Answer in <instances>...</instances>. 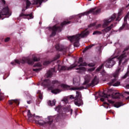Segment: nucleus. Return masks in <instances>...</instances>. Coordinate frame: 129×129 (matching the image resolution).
Masks as SVG:
<instances>
[{
	"label": "nucleus",
	"instance_id": "nucleus-45",
	"mask_svg": "<svg viewBox=\"0 0 129 129\" xmlns=\"http://www.w3.org/2000/svg\"><path fill=\"white\" fill-rule=\"evenodd\" d=\"M125 88H126L127 89H129V84L125 86Z\"/></svg>",
	"mask_w": 129,
	"mask_h": 129
},
{
	"label": "nucleus",
	"instance_id": "nucleus-9",
	"mask_svg": "<svg viewBox=\"0 0 129 129\" xmlns=\"http://www.w3.org/2000/svg\"><path fill=\"white\" fill-rule=\"evenodd\" d=\"M70 23H71V22L63 21L61 23L60 26H59L57 25H55L53 27H49V30L52 31L50 37H54V36H55L57 32H61V31H62L63 26H65V25H67V24H70Z\"/></svg>",
	"mask_w": 129,
	"mask_h": 129
},
{
	"label": "nucleus",
	"instance_id": "nucleus-44",
	"mask_svg": "<svg viewBox=\"0 0 129 129\" xmlns=\"http://www.w3.org/2000/svg\"><path fill=\"white\" fill-rule=\"evenodd\" d=\"M102 46L101 45H99L97 47V49H99V50H100V49H101L102 48Z\"/></svg>",
	"mask_w": 129,
	"mask_h": 129
},
{
	"label": "nucleus",
	"instance_id": "nucleus-26",
	"mask_svg": "<svg viewBox=\"0 0 129 129\" xmlns=\"http://www.w3.org/2000/svg\"><path fill=\"white\" fill-rule=\"evenodd\" d=\"M31 6V2H30V1H29L28 0H27L26 1V7L23 8L22 9V12H25V11H26V10H28V9H29V7H30Z\"/></svg>",
	"mask_w": 129,
	"mask_h": 129
},
{
	"label": "nucleus",
	"instance_id": "nucleus-12",
	"mask_svg": "<svg viewBox=\"0 0 129 129\" xmlns=\"http://www.w3.org/2000/svg\"><path fill=\"white\" fill-rule=\"evenodd\" d=\"M11 15L12 14L10 12V10H9V7H7L3 8L2 11L0 9V19L1 20H4L5 18H9Z\"/></svg>",
	"mask_w": 129,
	"mask_h": 129
},
{
	"label": "nucleus",
	"instance_id": "nucleus-16",
	"mask_svg": "<svg viewBox=\"0 0 129 129\" xmlns=\"http://www.w3.org/2000/svg\"><path fill=\"white\" fill-rule=\"evenodd\" d=\"M20 17H23L24 19H28V20H30V19H33L34 18L32 14L26 15L24 13H22L20 14Z\"/></svg>",
	"mask_w": 129,
	"mask_h": 129
},
{
	"label": "nucleus",
	"instance_id": "nucleus-43",
	"mask_svg": "<svg viewBox=\"0 0 129 129\" xmlns=\"http://www.w3.org/2000/svg\"><path fill=\"white\" fill-rule=\"evenodd\" d=\"M5 42H9L10 41V38L9 37H7L5 40Z\"/></svg>",
	"mask_w": 129,
	"mask_h": 129
},
{
	"label": "nucleus",
	"instance_id": "nucleus-47",
	"mask_svg": "<svg viewBox=\"0 0 129 129\" xmlns=\"http://www.w3.org/2000/svg\"><path fill=\"white\" fill-rule=\"evenodd\" d=\"M1 2L5 5L6 4V1L5 0H1Z\"/></svg>",
	"mask_w": 129,
	"mask_h": 129
},
{
	"label": "nucleus",
	"instance_id": "nucleus-10",
	"mask_svg": "<svg viewBox=\"0 0 129 129\" xmlns=\"http://www.w3.org/2000/svg\"><path fill=\"white\" fill-rule=\"evenodd\" d=\"M120 13L118 14L117 17L116 18V14H114L113 15H112L109 19H105L104 20V23L102 25L103 28H105V27H107L108 25L110 24V22H112V21H116V22H118L120 21Z\"/></svg>",
	"mask_w": 129,
	"mask_h": 129
},
{
	"label": "nucleus",
	"instance_id": "nucleus-27",
	"mask_svg": "<svg viewBox=\"0 0 129 129\" xmlns=\"http://www.w3.org/2000/svg\"><path fill=\"white\" fill-rule=\"evenodd\" d=\"M96 44H91L88 46H87L85 49L83 50V53H84V52H85L86 51H87V50H88V49H90L91 48H92V47L96 46Z\"/></svg>",
	"mask_w": 129,
	"mask_h": 129
},
{
	"label": "nucleus",
	"instance_id": "nucleus-32",
	"mask_svg": "<svg viewBox=\"0 0 129 129\" xmlns=\"http://www.w3.org/2000/svg\"><path fill=\"white\" fill-rule=\"evenodd\" d=\"M38 93L39 94L40 99H43V93L41 92L40 91H38Z\"/></svg>",
	"mask_w": 129,
	"mask_h": 129
},
{
	"label": "nucleus",
	"instance_id": "nucleus-14",
	"mask_svg": "<svg viewBox=\"0 0 129 129\" xmlns=\"http://www.w3.org/2000/svg\"><path fill=\"white\" fill-rule=\"evenodd\" d=\"M75 104L77 106H81L83 104V101L81 100V93L79 91L76 92V96L74 97Z\"/></svg>",
	"mask_w": 129,
	"mask_h": 129
},
{
	"label": "nucleus",
	"instance_id": "nucleus-20",
	"mask_svg": "<svg viewBox=\"0 0 129 129\" xmlns=\"http://www.w3.org/2000/svg\"><path fill=\"white\" fill-rule=\"evenodd\" d=\"M97 84H98V79L96 77H95V78L91 81V83H90L89 86H94L97 85Z\"/></svg>",
	"mask_w": 129,
	"mask_h": 129
},
{
	"label": "nucleus",
	"instance_id": "nucleus-28",
	"mask_svg": "<svg viewBox=\"0 0 129 129\" xmlns=\"http://www.w3.org/2000/svg\"><path fill=\"white\" fill-rule=\"evenodd\" d=\"M48 104L50 106H53V105H55V104H56V100H53L52 101L50 100L48 101Z\"/></svg>",
	"mask_w": 129,
	"mask_h": 129
},
{
	"label": "nucleus",
	"instance_id": "nucleus-11",
	"mask_svg": "<svg viewBox=\"0 0 129 129\" xmlns=\"http://www.w3.org/2000/svg\"><path fill=\"white\" fill-rule=\"evenodd\" d=\"M101 12V9H98L96 8H92L89 11L84 12L83 13H81L80 14L78 15V17L79 18V19L81 18V17H83V16H88L89 14L93 13V15H98Z\"/></svg>",
	"mask_w": 129,
	"mask_h": 129
},
{
	"label": "nucleus",
	"instance_id": "nucleus-48",
	"mask_svg": "<svg viewBox=\"0 0 129 129\" xmlns=\"http://www.w3.org/2000/svg\"><path fill=\"white\" fill-rule=\"evenodd\" d=\"M124 93H125L126 94H127L128 95H129V92H124Z\"/></svg>",
	"mask_w": 129,
	"mask_h": 129
},
{
	"label": "nucleus",
	"instance_id": "nucleus-30",
	"mask_svg": "<svg viewBox=\"0 0 129 129\" xmlns=\"http://www.w3.org/2000/svg\"><path fill=\"white\" fill-rule=\"evenodd\" d=\"M102 33L100 31H95L93 32V35H101Z\"/></svg>",
	"mask_w": 129,
	"mask_h": 129
},
{
	"label": "nucleus",
	"instance_id": "nucleus-4",
	"mask_svg": "<svg viewBox=\"0 0 129 129\" xmlns=\"http://www.w3.org/2000/svg\"><path fill=\"white\" fill-rule=\"evenodd\" d=\"M27 116L29 121H33L36 123V124H39L40 126H43L44 127H46L48 124H51L53 122V121H50L51 119H49V117L47 118L48 121L45 122V121L41 118V117L39 116H35V114H32L30 110H28Z\"/></svg>",
	"mask_w": 129,
	"mask_h": 129
},
{
	"label": "nucleus",
	"instance_id": "nucleus-1",
	"mask_svg": "<svg viewBox=\"0 0 129 129\" xmlns=\"http://www.w3.org/2000/svg\"><path fill=\"white\" fill-rule=\"evenodd\" d=\"M41 85L44 87H48L49 89L51 90V93L53 94H58V93H60L62 91V90L59 88H65L67 90H82V89H84V87L83 86L71 87L68 85L61 84L60 82L57 80L52 81L51 82L49 80H44L41 83Z\"/></svg>",
	"mask_w": 129,
	"mask_h": 129
},
{
	"label": "nucleus",
	"instance_id": "nucleus-36",
	"mask_svg": "<svg viewBox=\"0 0 129 129\" xmlns=\"http://www.w3.org/2000/svg\"><path fill=\"white\" fill-rule=\"evenodd\" d=\"M50 63H51L50 61L46 60L43 62V65H44V66H47V65H48Z\"/></svg>",
	"mask_w": 129,
	"mask_h": 129
},
{
	"label": "nucleus",
	"instance_id": "nucleus-19",
	"mask_svg": "<svg viewBox=\"0 0 129 129\" xmlns=\"http://www.w3.org/2000/svg\"><path fill=\"white\" fill-rule=\"evenodd\" d=\"M75 98L74 95L68 96V97H65L62 99V101H63L64 103H68L69 99H74Z\"/></svg>",
	"mask_w": 129,
	"mask_h": 129
},
{
	"label": "nucleus",
	"instance_id": "nucleus-21",
	"mask_svg": "<svg viewBox=\"0 0 129 129\" xmlns=\"http://www.w3.org/2000/svg\"><path fill=\"white\" fill-rule=\"evenodd\" d=\"M55 68L51 69L49 70L48 72L47 73V77H52L53 74L55 73Z\"/></svg>",
	"mask_w": 129,
	"mask_h": 129
},
{
	"label": "nucleus",
	"instance_id": "nucleus-31",
	"mask_svg": "<svg viewBox=\"0 0 129 129\" xmlns=\"http://www.w3.org/2000/svg\"><path fill=\"white\" fill-rule=\"evenodd\" d=\"M127 76H129V69L127 70V73L125 74L124 76L122 77L123 79H125Z\"/></svg>",
	"mask_w": 129,
	"mask_h": 129
},
{
	"label": "nucleus",
	"instance_id": "nucleus-34",
	"mask_svg": "<svg viewBox=\"0 0 129 129\" xmlns=\"http://www.w3.org/2000/svg\"><path fill=\"white\" fill-rule=\"evenodd\" d=\"M42 70V68H36L33 69V71H35V72H40Z\"/></svg>",
	"mask_w": 129,
	"mask_h": 129
},
{
	"label": "nucleus",
	"instance_id": "nucleus-23",
	"mask_svg": "<svg viewBox=\"0 0 129 129\" xmlns=\"http://www.w3.org/2000/svg\"><path fill=\"white\" fill-rule=\"evenodd\" d=\"M91 79V78L89 75H86L85 76V82L84 83V84L86 85L89 83Z\"/></svg>",
	"mask_w": 129,
	"mask_h": 129
},
{
	"label": "nucleus",
	"instance_id": "nucleus-42",
	"mask_svg": "<svg viewBox=\"0 0 129 129\" xmlns=\"http://www.w3.org/2000/svg\"><path fill=\"white\" fill-rule=\"evenodd\" d=\"M101 74L103 75V76H105V74H106V73H105V71H103L102 72Z\"/></svg>",
	"mask_w": 129,
	"mask_h": 129
},
{
	"label": "nucleus",
	"instance_id": "nucleus-38",
	"mask_svg": "<svg viewBox=\"0 0 129 129\" xmlns=\"http://www.w3.org/2000/svg\"><path fill=\"white\" fill-rule=\"evenodd\" d=\"M103 105L104 107H105V108H108V106H109L108 103L105 102L104 103Z\"/></svg>",
	"mask_w": 129,
	"mask_h": 129
},
{
	"label": "nucleus",
	"instance_id": "nucleus-39",
	"mask_svg": "<svg viewBox=\"0 0 129 129\" xmlns=\"http://www.w3.org/2000/svg\"><path fill=\"white\" fill-rule=\"evenodd\" d=\"M94 70H95V68H91L88 69L89 72H92V71H94Z\"/></svg>",
	"mask_w": 129,
	"mask_h": 129
},
{
	"label": "nucleus",
	"instance_id": "nucleus-29",
	"mask_svg": "<svg viewBox=\"0 0 129 129\" xmlns=\"http://www.w3.org/2000/svg\"><path fill=\"white\" fill-rule=\"evenodd\" d=\"M123 104L121 102H117L115 104V107L118 108V107H120V106H122Z\"/></svg>",
	"mask_w": 129,
	"mask_h": 129
},
{
	"label": "nucleus",
	"instance_id": "nucleus-35",
	"mask_svg": "<svg viewBox=\"0 0 129 129\" xmlns=\"http://www.w3.org/2000/svg\"><path fill=\"white\" fill-rule=\"evenodd\" d=\"M95 25H96V23L95 22L91 23L88 26V28H93V27H94Z\"/></svg>",
	"mask_w": 129,
	"mask_h": 129
},
{
	"label": "nucleus",
	"instance_id": "nucleus-33",
	"mask_svg": "<svg viewBox=\"0 0 129 129\" xmlns=\"http://www.w3.org/2000/svg\"><path fill=\"white\" fill-rule=\"evenodd\" d=\"M42 63L40 62H37L34 65V67H41Z\"/></svg>",
	"mask_w": 129,
	"mask_h": 129
},
{
	"label": "nucleus",
	"instance_id": "nucleus-2",
	"mask_svg": "<svg viewBox=\"0 0 129 129\" xmlns=\"http://www.w3.org/2000/svg\"><path fill=\"white\" fill-rule=\"evenodd\" d=\"M129 48L126 47L125 48L122 53L121 54L120 56H116V57H114L108 59L103 64L101 65L98 69H97L96 71H100L102 69L104 65L106 68H111L113 65L115 64V60H119V66H120V64L122 63V65H126L127 61H128L129 58L127 57V53H126V51L128 50Z\"/></svg>",
	"mask_w": 129,
	"mask_h": 129
},
{
	"label": "nucleus",
	"instance_id": "nucleus-49",
	"mask_svg": "<svg viewBox=\"0 0 129 129\" xmlns=\"http://www.w3.org/2000/svg\"><path fill=\"white\" fill-rule=\"evenodd\" d=\"M27 103L28 104H31V101H27Z\"/></svg>",
	"mask_w": 129,
	"mask_h": 129
},
{
	"label": "nucleus",
	"instance_id": "nucleus-25",
	"mask_svg": "<svg viewBox=\"0 0 129 129\" xmlns=\"http://www.w3.org/2000/svg\"><path fill=\"white\" fill-rule=\"evenodd\" d=\"M47 0H34L33 5H41L42 2H47Z\"/></svg>",
	"mask_w": 129,
	"mask_h": 129
},
{
	"label": "nucleus",
	"instance_id": "nucleus-46",
	"mask_svg": "<svg viewBox=\"0 0 129 129\" xmlns=\"http://www.w3.org/2000/svg\"><path fill=\"white\" fill-rule=\"evenodd\" d=\"M100 27H101V24H98L97 25V28H100Z\"/></svg>",
	"mask_w": 129,
	"mask_h": 129
},
{
	"label": "nucleus",
	"instance_id": "nucleus-37",
	"mask_svg": "<svg viewBox=\"0 0 129 129\" xmlns=\"http://www.w3.org/2000/svg\"><path fill=\"white\" fill-rule=\"evenodd\" d=\"M4 96H5V95H4V93H1V90H0V101L3 100V99H4Z\"/></svg>",
	"mask_w": 129,
	"mask_h": 129
},
{
	"label": "nucleus",
	"instance_id": "nucleus-22",
	"mask_svg": "<svg viewBox=\"0 0 129 129\" xmlns=\"http://www.w3.org/2000/svg\"><path fill=\"white\" fill-rule=\"evenodd\" d=\"M9 103L11 105H12L13 103H15V104L19 105V104H20V100H18V99L11 100H9Z\"/></svg>",
	"mask_w": 129,
	"mask_h": 129
},
{
	"label": "nucleus",
	"instance_id": "nucleus-7",
	"mask_svg": "<svg viewBox=\"0 0 129 129\" xmlns=\"http://www.w3.org/2000/svg\"><path fill=\"white\" fill-rule=\"evenodd\" d=\"M121 71H123V67H118L115 72L110 76L111 81L108 83V85H110V86H112V85L113 86H118L120 84V82L117 81V78L118 75H119V72H121Z\"/></svg>",
	"mask_w": 129,
	"mask_h": 129
},
{
	"label": "nucleus",
	"instance_id": "nucleus-13",
	"mask_svg": "<svg viewBox=\"0 0 129 129\" xmlns=\"http://www.w3.org/2000/svg\"><path fill=\"white\" fill-rule=\"evenodd\" d=\"M83 62V59L82 57H80L79 59V63H80V65L78 66V68L76 69V70H78L77 71L78 73H82L83 71H86V68L83 66H87V63L86 62Z\"/></svg>",
	"mask_w": 129,
	"mask_h": 129
},
{
	"label": "nucleus",
	"instance_id": "nucleus-41",
	"mask_svg": "<svg viewBox=\"0 0 129 129\" xmlns=\"http://www.w3.org/2000/svg\"><path fill=\"white\" fill-rule=\"evenodd\" d=\"M59 58H60V55L58 54L54 58L53 61H55V60H57V59H59Z\"/></svg>",
	"mask_w": 129,
	"mask_h": 129
},
{
	"label": "nucleus",
	"instance_id": "nucleus-50",
	"mask_svg": "<svg viewBox=\"0 0 129 129\" xmlns=\"http://www.w3.org/2000/svg\"><path fill=\"white\" fill-rule=\"evenodd\" d=\"M88 1H91L92 0H88Z\"/></svg>",
	"mask_w": 129,
	"mask_h": 129
},
{
	"label": "nucleus",
	"instance_id": "nucleus-6",
	"mask_svg": "<svg viewBox=\"0 0 129 129\" xmlns=\"http://www.w3.org/2000/svg\"><path fill=\"white\" fill-rule=\"evenodd\" d=\"M99 95L101 101H104V100H107L109 103H111L113 104L114 103V101L109 99V98H119V96H120V94L119 93H113L111 95H107L105 94L104 92H100L97 93L96 95Z\"/></svg>",
	"mask_w": 129,
	"mask_h": 129
},
{
	"label": "nucleus",
	"instance_id": "nucleus-51",
	"mask_svg": "<svg viewBox=\"0 0 129 129\" xmlns=\"http://www.w3.org/2000/svg\"><path fill=\"white\" fill-rule=\"evenodd\" d=\"M39 24H41V22H39Z\"/></svg>",
	"mask_w": 129,
	"mask_h": 129
},
{
	"label": "nucleus",
	"instance_id": "nucleus-40",
	"mask_svg": "<svg viewBox=\"0 0 129 129\" xmlns=\"http://www.w3.org/2000/svg\"><path fill=\"white\" fill-rule=\"evenodd\" d=\"M88 65L89 67H94L95 66V64L93 63H89Z\"/></svg>",
	"mask_w": 129,
	"mask_h": 129
},
{
	"label": "nucleus",
	"instance_id": "nucleus-15",
	"mask_svg": "<svg viewBox=\"0 0 129 129\" xmlns=\"http://www.w3.org/2000/svg\"><path fill=\"white\" fill-rule=\"evenodd\" d=\"M75 65H71L70 67H67V66H61V65L58 64V70L59 71H65L68 70V71H70V70H72L73 68H75Z\"/></svg>",
	"mask_w": 129,
	"mask_h": 129
},
{
	"label": "nucleus",
	"instance_id": "nucleus-5",
	"mask_svg": "<svg viewBox=\"0 0 129 129\" xmlns=\"http://www.w3.org/2000/svg\"><path fill=\"white\" fill-rule=\"evenodd\" d=\"M88 35H89V31H82L80 34H77L73 36H68V39L72 42V43H74V46L77 48L79 47V40H80L81 38L87 37Z\"/></svg>",
	"mask_w": 129,
	"mask_h": 129
},
{
	"label": "nucleus",
	"instance_id": "nucleus-17",
	"mask_svg": "<svg viewBox=\"0 0 129 129\" xmlns=\"http://www.w3.org/2000/svg\"><path fill=\"white\" fill-rule=\"evenodd\" d=\"M115 26V25H113V24H111L110 26H108L107 28L103 29L102 30V32L104 34H106V33H108V32H109V31H110V30H111Z\"/></svg>",
	"mask_w": 129,
	"mask_h": 129
},
{
	"label": "nucleus",
	"instance_id": "nucleus-3",
	"mask_svg": "<svg viewBox=\"0 0 129 129\" xmlns=\"http://www.w3.org/2000/svg\"><path fill=\"white\" fill-rule=\"evenodd\" d=\"M62 109L64 110V112L62 111ZM55 110H56V111H57L59 114L57 115L53 116H48V119H50V122H52V121H53L54 119H55L56 121H59V120H60L61 118H64V117L66 116V114H67V113H68V114L71 115L72 114V112L73 111V110L71 109V108H70V107L63 108V109L62 108L61 105H58L57 106H56L55 108Z\"/></svg>",
	"mask_w": 129,
	"mask_h": 129
},
{
	"label": "nucleus",
	"instance_id": "nucleus-18",
	"mask_svg": "<svg viewBox=\"0 0 129 129\" xmlns=\"http://www.w3.org/2000/svg\"><path fill=\"white\" fill-rule=\"evenodd\" d=\"M80 82V77L77 76L73 79V84L77 86L79 85Z\"/></svg>",
	"mask_w": 129,
	"mask_h": 129
},
{
	"label": "nucleus",
	"instance_id": "nucleus-24",
	"mask_svg": "<svg viewBox=\"0 0 129 129\" xmlns=\"http://www.w3.org/2000/svg\"><path fill=\"white\" fill-rule=\"evenodd\" d=\"M55 49L57 50V51H60L61 52H63V53H66V49H64V48H61V47H60V46L59 45V44H56L55 45Z\"/></svg>",
	"mask_w": 129,
	"mask_h": 129
},
{
	"label": "nucleus",
	"instance_id": "nucleus-8",
	"mask_svg": "<svg viewBox=\"0 0 129 129\" xmlns=\"http://www.w3.org/2000/svg\"><path fill=\"white\" fill-rule=\"evenodd\" d=\"M40 59L37 58V57H33V59L29 57H23L21 61L16 59L15 61L11 62V64L14 66L16 65V63L21 64V63H22V64H25V63H28L29 65H33V64H34V62H37Z\"/></svg>",
	"mask_w": 129,
	"mask_h": 129
}]
</instances>
